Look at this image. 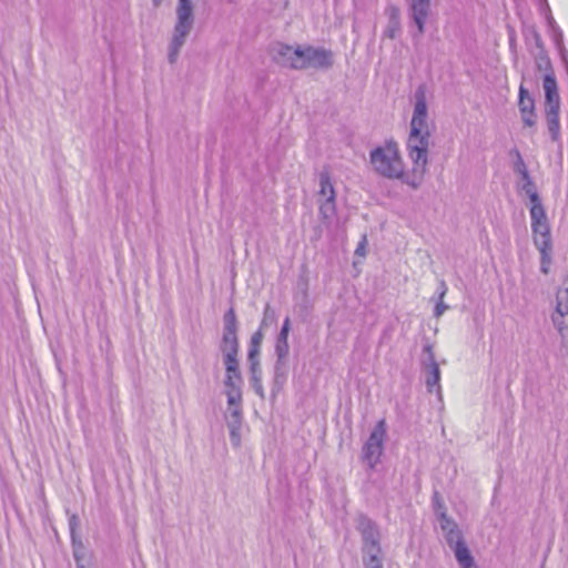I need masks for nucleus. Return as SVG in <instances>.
Returning a JSON list of instances; mask_svg holds the SVG:
<instances>
[{
	"instance_id": "obj_44",
	"label": "nucleus",
	"mask_w": 568,
	"mask_h": 568,
	"mask_svg": "<svg viewBox=\"0 0 568 568\" xmlns=\"http://www.w3.org/2000/svg\"><path fill=\"white\" fill-rule=\"evenodd\" d=\"M365 244H366V237L364 236L363 240L358 243L356 250H355V254L356 255H359V256H364L365 255Z\"/></svg>"
},
{
	"instance_id": "obj_8",
	"label": "nucleus",
	"mask_w": 568,
	"mask_h": 568,
	"mask_svg": "<svg viewBox=\"0 0 568 568\" xmlns=\"http://www.w3.org/2000/svg\"><path fill=\"white\" fill-rule=\"evenodd\" d=\"M225 366V395L227 405L239 404L242 402L243 377L240 371L239 359L232 362H223Z\"/></svg>"
},
{
	"instance_id": "obj_11",
	"label": "nucleus",
	"mask_w": 568,
	"mask_h": 568,
	"mask_svg": "<svg viewBox=\"0 0 568 568\" xmlns=\"http://www.w3.org/2000/svg\"><path fill=\"white\" fill-rule=\"evenodd\" d=\"M432 0H412L408 6L407 16L409 22L416 30L412 31L414 40H419L426 30V22L432 10Z\"/></svg>"
},
{
	"instance_id": "obj_37",
	"label": "nucleus",
	"mask_w": 568,
	"mask_h": 568,
	"mask_svg": "<svg viewBox=\"0 0 568 568\" xmlns=\"http://www.w3.org/2000/svg\"><path fill=\"white\" fill-rule=\"evenodd\" d=\"M433 506L437 518H440V513L446 511V508L438 491H435L433 495Z\"/></svg>"
},
{
	"instance_id": "obj_31",
	"label": "nucleus",
	"mask_w": 568,
	"mask_h": 568,
	"mask_svg": "<svg viewBox=\"0 0 568 568\" xmlns=\"http://www.w3.org/2000/svg\"><path fill=\"white\" fill-rule=\"evenodd\" d=\"M509 154L515 158L514 163H513V170L515 173H517L519 175L524 171L528 170L518 149L515 148V149L510 150Z\"/></svg>"
},
{
	"instance_id": "obj_17",
	"label": "nucleus",
	"mask_w": 568,
	"mask_h": 568,
	"mask_svg": "<svg viewBox=\"0 0 568 568\" xmlns=\"http://www.w3.org/2000/svg\"><path fill=\"white\" fill-rule=\"evenodd\" d=\"M291 331V320L286 317L283 322L281 331L275 342V354L276 357H287L290 352L288 334Z\"/></svg>"
},
{
	"instance_id": "obj_41",
	"label": "nucleus",
	"mask_w": 568,
	"mask_h": 568,
	"mask_svg": "<svg viewBox=\"0 0 568 568\" xmlns=\"http://www.w3.org/2000/svg\"><path fill=\"white\" fill-rule=\"evenodd\" d=\"M286 378H287V375L286 374H274V378H273V390L275 392H278L283 385L285 384L286 382Z\"/></svg>"
},
{
	"instance_id": "obj_7",
	"label": "nucleus",
	"mask_w": 568,
	"mask_h": 568,
	"mask_svg": "<svg viewBox=\"0 0 568 568\" xmlns=\"http://www.w3.org/2000/svg\"><path fill=\"white\" fill-rule=\"evenodd\" d=\"M301 59L295 70L302 69H329L333 65V52L324 48L312 45L301 47Z\"/></svg>"
},
{
	"instance_id": "obj_22",
	"label": "nucleus",
	"mask_w": 568,
	"mask_h": 568,
	"mask_svg": "<svg viewBox=\"0 0 568 568\" xmlns=\"http://www.w3.org/2000/svg\"><path fill=\"white\" fill-rule=\"evenodd\" d=\"M262 341H263V333L261 329H257L251 336L248 352H247V361L248 362H260L258 356H260V352H261Z\"/></svg>"
},
{
	"instance_id": "obj_15",
	"label": "nucleus",
	"mask_w": 568,
	"mask_h": 568,
	"mask_svg": "<svg viewBox=\"0 0 568 568\" xmlns=\"http://www.w3.org/2000/svg\"><path fill=\"white\" fill-rule=\"evenodd\" d=\"M542 88L545 91V108L560 106L556 75L545 74L542 78Z\"/></svg>"
},
{
	"instance_id": "obj_27",
	"label": "nucleus",
	"mask_w": 568,
	"mask_h": 568,
	"mask_svg": "<svg viewBox=\"0 0 568 568\" xmlns=\"http://www.w3.org/2000/svg\"><path fill=\"white\" fill-rule=\"evenodd\" d=\"M427 172V168L423 172L415 171V165H413V175L406 176L404 174L403 179H399L403 183L409 185L414 190L418 189L422 184L425 173Z\"/></svg>"
},
{
	"instance_id": "obj_3",
	"label": "nucleus",
	"mask_w": 568,
	"mask_h": 568,
	"mask_svg": "<svg viewBox=\"0 0 568 568\" xmlns=\"http://www.w3.org/2000/svg\"><path fill=\"white\" fill-rule=\"evenodd\" d=\"M194 23L193 4L191 0H178L176 22L173 30V37L169 45L168 60L174 64L178 60L181 48L184 45L186 37L190 34Z\"/></svg>"
},
{
	"instance_id": "obj_20",
	"label": "nucleus",
	"mask_w": 568,
	"mask_h": 568,
	"mask_svg": "<svg viewBox=\"0 0 568 568\" xmlns=\"http://www.w3.org/2000/svg\"><path fill=\"white\" fill-rule=\"evenodd\" d=\"M248 363H250V374H251L250 382H251L252 388L254 389L255 394L260 398L263 399L265 397V393H264V388L262 385L261 364H260V362H248Z\"/></svg>"
},
{
	"instance_id": "obj_39",
	"label": "nucleus",
	"mask_w": 568,
	"mask_h": 568,
	"mask_svg": "<svg viewBox=\"0 0 568 568\" xmlns=\"http://www.w3.org/2000/svg\"><path fill=\"white\" fill-rule=\"evenodd\" d=\"M287 357H276L274 365V374L287 375Z\"/></svg>"
},
{
	"instance_id": "obj_23",
	"label": "nucleus",
	"mask_w": 568,
	"mask_h": 568,
	"mask_svg": "<svg viewBox=\"0 0 568 568\" xmlns=\"http://www.w3.org/2000/svg\"><path fill=\"white\" fill-rule=\"evenodd\" d=\"M538 53L535 57V63L538 71H544L545 74L555 75L551 60L544 48L538 49Z\"/></svg>"
},
{
	"instance_id": "obj_14",
	"label": "nucleus",
	"mask_w": 568,
	"mask_h": 568,
	"mask_svg": "<svg viewBox=\"0 0 568 568\" xmlns=\"http://www.w3.org/2000/svg\"><path fill=\"white\" fill-rule=\"evenodd\" d=\"M387 26L384 30V37L396 39L402 30L400 10L396 4L389 3L385 8Z\"/></svg>"
},
{
	"instance_id": "obj_36",
	"label": "nucleus",
	"mask_w": 568,
	"mask_h": 568,
	"mask_svg": "<svg viewBox=\"0 0 568 568\" xmlns=\"http://www.w3.org/2000/svg\"><path fill=\"white\" fill-rule=\"evenodd\" d=\"M556 302V305L568 306V280L564 282V288L558 290Z\"/></svg>"
},
{
	"instance_id": "obj_40",
	"label": "nucleus",
	"mask_w": 568,
	"mask_h": 568,
	"mask_svg": "<svg viewBox=\"0 0 568 568\" xmlns=\"http://www.w3.org/2000/svg\"><path fill=\"white\" fill-rule=\"evenodd\" d=\"M230 429L231 442L234 446H239L241 442L240 429L241 427H234V425H227Z\"/></svg>"
},
{
	"instance_id": "obj_32",
	"label": "nucleus",
	"mask_w": 568,
	"mask_h": 568,
	"mask_svg": "<svg viewBox=\"0 0 568 568\" xmlns=\"http://www.w3.org/2000/svg\"><path fill=\"white\" fill-rule=\"evenodd\" d=\"M438 520L444 534L453 531L454 529L458 528L457 524L447 516L446 511L440 513V518H438Z\"/></svg>"
},
{
	"instance_id": "obj_49",
	"label": "nucleus",
	"mask_w": 568,
	"mask_h": 568,
	"mask_svg": "<svg viewBox=\"0 0 568 568\" xmlns=\"http://www.w3.org/2000/svg\"><path fill=\"white\" fill-rule=\"evenodd\" d=\"M77 568H85L83 564H78Z\"/></svg>"
},
{
	"instance_id": "obj_48",
	"label": "nucleus",
	"mask_w": 568,
	"mask_h": 568,
	"mask_svg": "<svg viewBox=\"0 0 568 568\" xmlns=\"http://www.w3.org/2000/svg\"><path fill=\"white\" fill-rule=\"evenodd\" d=\"M154 7H160L163 0H152Z\"/></svg>"
},
{
	"instance_id": "obj_38",
	"label": "nucleus",
	"mask_w": 568,
	"mask_h": 568,
	"mask_svg": "<svg viewBox=\"0 0 568 568\" xmlns=\"http://www.w3.org/2000/svg\"><path fill=\"white\" fill-rule=\"evenodd\" d=\"M79 525H80V520H79L78 515H75V514L71 515L69 518V529H70V535H71V539H72L73 544L75 542L77 529L79 528Z\"/></svg>"
},
{
	"instance_id": "obj_45",
	"label": "nucleus",
	"mask_w": 568,
	"mask_h": 568,
	"mask_svg": "<svg viewBox=\"0 0 568 568\" xmlns=\"http://www.w3.org/2000/svg\"><path fill=\"white\" fill-rule=\"evenodd\" d=\"M519 175H520L521 181H523L521 183H524V182H528V181H531V180H532V178L530 176V174H529V171H528V170L524 171V172H523V173H520Z\"/></svg>"
},
{
	"instance_id": "obj_34",
	"label": "nucleus",
	"mask_w": 568,
	"mask_h": 568,
	"mask_svg": "<svg viewBox=\"0 0 568 568\" xmlns=\"http://www.w3.org/2000/svg\"><path fill=\"white\" fill-rule=\"evenodd\" d=\"M433 348V344L428 339H425V343L423 345V357L420 361L422 364L436 362Z\"/></svg>"
},
{
	"instance_id": "obj_19",
	"label": "nucleus",
	"mask_w": 568,
	"mask_h": 568,
	"mask_svg": "<svg viewBox=\"0 0 568 568\" xmlns=\"http://www.w3.org/2000/svg\"><path fill=\"white\" fill-rule=\"evenodd\" d=\"M551 322L559 335L566 338L568 335V306L556 305L555 312L551 314Z\"/></svg>"
},
{
	"instance_id": "obj_21",
	"label": "nucleus",
	"mask_w": 568,
	"mask_h": 568,
	"mask_svg": "<svg viewBox=\"0 0 568 568\" xmlns=\"http://www.w3.org/2000/svg\"><path fill=\"white\" fill-rule=\"evenodd\" d=\"M452 549L454 550L455 557L462 568L475 567L474 558L470 555L465 541L457 544L456 546L452 547Z\"/></svg>"
},
{
	"instance_id": "obj_35",
	"label": "nucleus",
	"mask_w": 568,
	"mask_h": 568,
	"mask_svg": "<svg viewBox=\"0 0 568 568\" xmlns=\"http://www.w3.org/2000/svg\"><path fill=\"white\" fill-rule=\"evenodd\" d=\"M445 539L450 548L464 541L463 535L458 528L454 529L453 531L446 532Z\"/></svg>"
},
{
	"instance_id": "obj_29",
	"label": "nucleus",
	"mask_w": 568,
	"mask_h": 568,
	"mask_svg": "<svg viewBox=\"0 0 568 568\" xmlns=\"http://www.w3.org/2000/svg\"><path fill=\"white\" fill-rule=\"evenodd\" d=\"M524 36H525L527 41H529V40L534 41V43H535L537 49H540V48L545 47L544 42H542V39H541V36H540V33L538 32V30L536 29L535 26L525 27Z\"/></svg>"
},
{
	"instance_id": "obj_12",
	"label": "nucleus",
	"mask_w": 568,
	"mask_h": 568,
	"mask_svg": "<svg viewBox=\"0 0 568 568\" xmlns=\"http://www.w3.org/2000/svg\"><path fill=\"white\" fill-rule=\"evenodd\" d=\"M518 108L524 124L526 126H534L537 118L535 112V100L523 84L519 87Z\"/></svg>"
},
{
	"instance_id": "obj_9",
	"label": "nucleus",
	"mask_w": 568,
	"mask_h": 568,
	"mask_svg": "<svg viewBox=\"0 0 568 568\" xmlns=\"http://www.w3.org/2000/svg\"><path fill=\"white\" fill-rule=\"evenodd\" d=\"M518 187L520 191L525 192V194L529 197L531 203L529 207L531 229L536 227L538 230V227L549 225L546 210L541 203V199L538 194L537 186L534 180L524 182L519 184Z\"/></svg>"
},
{
	"instance_id": "obj_30",
	"label": "nucleus",
	"mask_w": 568,
	"mask_h": 568,
	"mask_svg": "<svg viewBox=\"0 0 568 568\" xmlns=\"http://www.w3.org/2000/svg\"><path fill=\"white\" fill-rule=\"evenodd\" d=\"M336 206H335V199H326L321 205H320V214L323 216V219L328 220L335 215Z\"/></svg>"
},
{
	"instance_id": "obj_1",
	"label": "nucleus",
	"mask_w": 568,
	"mask_h": 568,
	"mask_svg": "<svg viewBox=\"0 0 568 568\" xmlns=\"http://www.w3.org/2000/svg\"><path fill=\"white\" fill-rule=\"evenodd\" d=\"M427 88L419 84L414 93V112L409 123V134L406 141L407 155L410 159L415 171L423 172L428 165V153L430 146V131L427 122Z\"/></svg>"
},
{
	"instance_id": "obj_24",
	"label": "nucleus",
	"mask_w": 568,
	"mask_h": 568,
	"mask_svg": "<svg viewBox=\"0 0 568 568\" xmlns=\"http://www.w3.org/2000/svg\"><path fill=\"white\" fill-rule=\"evenodd\" d=\"M320 194L326 199H335V190L326 171L320 173Z\"/></svg>"
},
{
	"instance_id": "obj_10",
	"label": "nucleus",
	"mask_w": 568,
	"mask_h": 568,
	"mask_svg": "<svg viewBox=\"0 0 568 568\" xmlns=\"http://www.w3.org/2000/svg\"><path fill=\"white\" fill-rule=\"evenodd\" d=\"M532 231V240L536 248L540 253V271L545 275H547L550 271V265L552 262V241L550 234V226H541L538 230L531 229Z\"/></svg>"
},
{
	"instance_id": "obj_28",
	"label": "nucleus",
	"mask_w": 568,
	"mask_h": 568,
	"mask_svg": "<svg viewBox=\"0 0 568 568\" xmlns=\"http://www.w3.org/2000/svg\"><path fill=\"white\" fill-rule=\"evenodd\" d=\"M276 321H277V315H276L275 310L272 308L270 304H266L264 312H263V318L261 322L260 329L262 331L263 328L274 325L276 323Z\"/></svg>"
},
{
	"instance_id": "obj_16",
	"label": "nucleus",
	"mask_w": 568,
	"mask_h": 568,
	"mask_svg": "<svg viewBox=\"0 0 568 568\" xmlns=\"http://www.w3.org/2000/svg\"><path fill=\"white\" fill-rule=\"evenodd\" d=\"M423 371L425 372V384L429 393H433L435 387L437 394L440 396V369L437 362H430L422 364Z\"/></svg>"
},
{
	"instance_id": "obj_5",
	"label": "nucleus",
	"mask_w": 568,
	"mask_h": 568,
	"mask_svg": "<svg viewBox=\"0 0 568 568\" xmlns=\"http://www.w3.org/2000/svg\"><path fill=\"white\" fill-rule=\"evenodd\" d=\"M356 529L362 537V555L364 554H379L381 547V531L377 524L365 514H359L356 518Z\"/></svg>"
},
{
	"instance_id": "obj_13",
	"label": "nucleus",
	"mask_w": 568,
	"mask_h": 568,
	"mask_svg": "<svg viewBox=\"0 0 568 568\" xmlns=\"http://www.w3.org/2000/svg\"><path fill=\"white\" fill-rule=\"evenodd\" d=\"M300 50V45L293 48L287 44L278 43L274 49V60L282 67L295 69V65L298 64V60L301 59Z\"/></svg>"
},
{
	"instance_id": "obj_6",
	"label": "nucleus",
	"mask_w": 568,
	"mask_h": 568,
	"mask_svg": "<svg viewBox=\"0 0 568 568\" xmlns=\"http://www.w3.org/2000/svg\"><path fill=\"white\" fill-rule=\"evenodd\" d=\"M385 437L386 423L384 419H381L372 430L362 453L363 460L366 462L372 469L378 464L383 454Z\"/></svg>"
},
{
	"instance_id": "obj_46",
	"label": "nucleus",
	"mask_w": 568,
	"mask_h": 568,
	"mask_svg": "<svg viewBox=\"0 0 568 568\" xmlns=\"http://www.w3.org/2000/svg\"><path fill=\"white\" fill-rule=\"evenodd\" d=\"M509 45H510V48H515V45H516V40H515L514 32H511L510 36H509Z\"/></svg>"
},
{
	"instance_id": "obj_26",
	"label": "nucleus",
	"mask_w": 568,
	"mask_h": 568,
	"mask_svg": "<svg viewBox=\"0 0 568 568\" xmlns=\"http://www.w3.org/2000/svg\"><path fill=\"white\" fill-rule=\"evenodd\" d=\"M362 561L364 568H384L383 551H381L379 554H364L362 555Z\"/></svg>"
},
{
	"instance_id": "obj_33",
	"label": "nucleus",
	"mask_w": 568,
	"mask_h": 568,
	"mask_svg": "<svg viewBox=\"0 0 568 568\" xmlns=\"http://www.w3.org/2000/svg\"><path fill=\"white\" fill-rule=\"evenodd\" d=\"M438 520L444 534L453 531L454 529L458 528L457 524L447 516L446 511L440 513V518H438Z\"/></svg>"
},
{
	"instance_id": "obj_43",
	"label": "nucleus",
	"mask_w": 568,
	"mask_h": 568,
	"mask_svg": "<svg viewBox=\"0 0 568 568\" xmlns=\"http://www.w3.org/2000/svg\"><path fill=\"white\" fill-rule=\"evenodd\" d=\"M447 291H448V287H447L446 283H445V281L442 280L439 282L438 290H437V292H438V300H444V296L446 295Z\"/></svg>"
},
{
	"instance_id": "obj_4",
	"label": "nucleus",
	"mask_w": 568,
	"mask_h": 568,
	"mask_svg": "<svg viewBox=\"0 0 568 568\" xmlns=\"http://www.w3.org/2000/svg\"><path fill=\"white\" fill-rule=\"evenodd\" d=\"M219 348L223 354V362L239 359L237 318L233 307L223 315V335Z\"/></svg>"
},
{
	"instance_id": "obj_42",
	"label": "nucleus",
	"mask_w": 568,
	"mask_h": 568,
	"mask_svg": "<svg viewBox=\"0 0 568 568\" xmlns=\"http://www.w3.org/2000/svg\"><path fill=\"white\" fill-rule=\"evenodd\" d=\"M447 308H448V306L443 302V300H438V302L434 308V316L435 317L442 316Z\"/></svg>"
},
{
	"instance_id": "obj_47",
	"label": "nucleus",
	"mask_w": 568,
	"mask_h": 568,
	"mask_svg": "<svg viewBox=\"0 0 568 568\" xmlns=\"http://www.w3.org/2000/svg\"><path fill=\"white\" fill-rule=\"evenodd\" d=\"M73 556H74V560H75L77 565L78 564H82L81 562V559H82L81 555H79L77 551H74Z\"/></svg>"
},
{
	"instance_id": "obj_25",
	"label": "nucleus",
	"mask_w": 568,
	"mask_h": 568,
	"mask_svg": "<svg viewBox=\"0 0 568 568\" xmlns=\"http://www.w3.org/2000/svg\"><path fill=\"white\" fill-rule=\"evenodd\" d=\"M227 425L241 427L242 425V402L239 404L229 405Z\"/></svg>"
},
{
	"instance_id": "obj_2",
	"label": "nucleus",
	"mask_w": 568,
	"mask_h": 568,
	"mask_svg": "<svg viewBox=\"0 0 568 568\" xmlns=\"http://www.w3.org/2000/svg\"><path fill=\"white\" fill-rule=\"evenodd\" d=\"M369 162L376 174L389 179H403L404 161L402 159L398 144L393 141H386L369 152Z\"/></svg>"
},
{
	"instance_id": "obj_18",
	"label": "nucleus",
	"mask_w": 568,
	"mask_h": 568,
	"mask_svg": "<svg viewBox=\"0 0 568 568\" xmlns=\"http://www.w3.org/2000/svg\"><path fill=\"white\" fill-rule=\"evenodd\" d=\"M559 111L560 106L545 108L547 128L552 141L560 139Z\"/></svg>"
}]
</instances>
